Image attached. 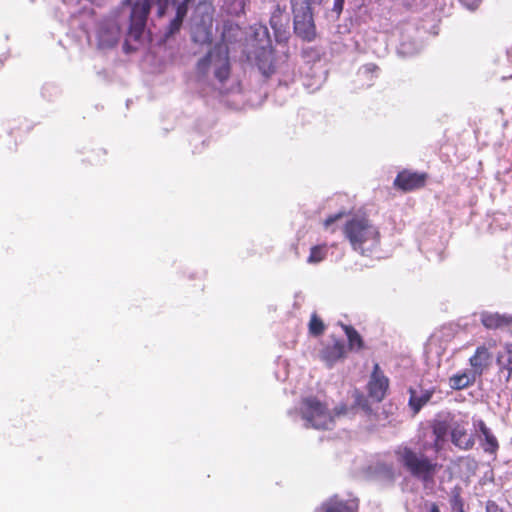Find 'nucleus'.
<instances>
[{"label": "nucleus", "mask_w": 512, "mask_h": 512, "mask_svg": "<svg viewBox=\"0 0 512 512\" xmlns=\"http://www.w3.org/2000/svg\"><path fill=\"white\" fill-rule=\"evenodd\" d=\"M343 233L352 249L362 256H371L380 246V231L366 215H353L346 221Z\"/></svg>", "instance_id": "f257e3e1"}, {"label": "nucleus", "mask_w": 512, "mask_h": 512, "mask_svg": "<svg viewBox=\"0 0 512 512\" xmlns=\"http://www.w3.org/2000/svg\"><path fill=\"white\" fill-rule=\"evenodd\" d=\"M395 455L402 467L423 483L434 482L435 476L442 468L436 460L408 446H399L395 450Z\"/></svg>", "instance_id": "f03ea898"}, {"label": "nucleus", "mask_w": 512, "mask_h": 512, "mask_svg": "<svg viewBox=\"0 0 512 512\" xmlns=\"http://www.w3.org/2000/svg\"><path fill=\"white\" fill-rule=\"evenodd\" d=\"M300 414L308 428L327 430L334 425V417L327 404L315 396H308L301 400Z\"/></svg>", "instance_id": "7ed1b4c3"}, {"label": "nucleus", "mask_w": 512, "mask_h": 512, "mask_svg": "<svg viewBox=\"0 0 512 512\" xmlns=\"http://www.w3.org/2000/svg\"><path fill=\"white\" fill-rule=\"evenodd\" d=\"M291 9L295 34L304 41H313L316 38V26L312 6L291 4Z\"/></svg>", "instance_id": "20e7f679"}, {"label": "nucleus", "mask_w": 512, "mask_h": 512, "mask_svg": "<svg viewBox=\"0 0 512 512\" xmlns=\"http://www.w3.org/2000/svg\"><path fill=\"white\" fill-rule=\"evenodd\" d=\"M154 0H136L131 8L128 37L138 41L146 27Z\"/></svg>", "instance_id": "39448f33"}, {"label": "nucleus", "mask_w": 512, "mask_h": 512, "mask_svg": "<svg viewBox=\"0 0 512 512\" xmlns=\"http://www.w3.org/2000/svg\"><path fill=\"white\" fill-rule=\"evenodd\" d=\"M473 428L483 452L496 458L500 449V442L493 430L483 419H473Z\"/></svg>", "instance_id": "423d86ee"}, {"label": "nucleus", "mask_w": 512, "mask_h": 512, "mask_svg": "<svg viewBox=\"0 0 512 512\" xmlns=\"http://www.w3.org/2000/svg\"><path fill=\"white\" fill-rule=\"evenodd\" d=\"M428 174L425 172L411 171L404 169L394 179V188L402 192H410L421 189L426 185Z\"/></svg>", "instance_id": "0eeeda50"}, {"label": "nucleus", "mask_w": 512, "mask_h": 512, "mask_svg": "<svg viewBox=\"0 0 512 512\" xmlns=\"http://www.w3.org/2000/svg\"><path fill=\"white\" fill-rule=\"evenodd\" d=\"M389 388V379L383 374L378 363L373 366V371L368 382V394L369 396L380 402L386 396Z\"/></svg>", "instance_id": "6e6552de"}, {"label": "nucleus", "mask_w": 512, "mask_h": 512, "mask_svg": "<svg viewBox=\"0 0 512 512\" xmlns=\"http://www.w3.org/2000/svg\"><path fill=\"white\" fill-rule=\"evenodd\" d=\"M467 423L455 422L451 427V442L460 450H471L475 445V439L468 434Z\"/></svg>", "instance_id": "1a4fd4ad"}, {"label": "nucleus", "mask_w": 512, "mask_h": 512, "mask_svg": "<svg viewBox=\"0 0 512 512\" xmlns=\"http://www.w3.org/2000/svg\"><path fill=\"white\" fill-rule=\"evenodd\" d=\"M492 355L485 345L476 348L474 354L469 358L471 370L481 377L491 364Z\"/></svg>", "instance_id": "9d476101"}, {"label": "nucleus", "mask_w": 512, "mask_h": 512, "mask_svg": "<svg viewBox=\"0 0 512 512\" xmlns=\"http://www.w3.org/2000/svg\"><path fill=\"white\" fill-rule=\"evenodd\" d=\"M345 353V343L337 339L331 345H327L322 349L320 358L327 366L332 367L337 361L345 357Z\"/></svg>", "instance_id": "9b49d317"}, {"label": "nucleus", "mask_w": 512, "mask_h": 512, "mask_svg": "<svg viewBox=\"0 0 512 512\" xmlns=\"http://www.w3.org/2000/svg\"><path fill=\"white\" fill-rule=\"evenodd\" d=\"M482 325L489 330H496L512 325V315L483 312L481 314Z\"/></svg>", "instance_id": "f8f14e48"}, {"label": "nucleus", "mask_w": 512, "mask_h": 512, "mask_svg": "<svg viewBox=\"0 0 512 512\" xmlns=\"http://www.w3.org/2000/svg\"><path fill=\"white\" fill-rule=\"evenodd\" d=\"M496 364L499 373H505V381L508 382L512 378V343H506L504 351L497 353Z\"/></svg>", "instance_id": "ddd939ff"}, {"label": "nucleus", "mask_w": 512, "mask_h": 512, "mask_svg": "<svg viewBox=\"0 0 512 512\" xmlns=\"http://www.w3.org/2000/svg\"><path fill=\"white\" fill-rule=\"evenodd\" d=\"M322 509L324 512H358V501L331 498L322 505Z\"/></svg>", "instance_id": "4468645a"}, {"label": "nucleus", "mask_w": 512, "mask_h": 512, "mask_svg": "<svg viewBox=\"0 0 512 512\" xmlns=\"http://www.w3.org/2000/svg\"><path fill=\"white\" fill-rule=\"evenodd\" d=\"M434 392V388L421 390L420 394H418V392L413 388L409 389V406L414 414H417L422 409V407L430 401Z\"/></svg>", "instance_id": "2eb2a0df"}, {"label": "nucleus", "mask_w": 512, "mask_h": 512, "mask_svg": "<svg viewBox=\"0 0 512 512\" xmlns=\"http://www.w3.org/2000/svg\"><path fill=\"white\" fill-rule=\"evenodd\" d=\"M214 75L224 83L230 77V62L227 53L217 50Z\"/></svg>", "instance_id": "dca6fc26"}, {"label": "nucleus", "mask_w": 512, "mask_h": 512, "mask_svg": "<svg viewBox=\"0 0 512 512\" xmlns=\"http://www.w3.org/2000/svg\"><path fill=\"white\" fill-rule=\"evenodd\" d=\"M478 376L472 371H463L450 377L449 384L454 390H462L473 385Z\"/></svg>", "instance_id": "f3484780"}, {"label": "nucleus", "mask_w": 512, "mask_h": 512, "mask_svg": "<svg viewBox=\"0 0 512 512\" xmlns=\"http://www.w3.org/2000/svg\"><path fill=\"white\" fill-rule=\"evenodd\" d=\"M287 22L286 6L280 5L279 3L275 4L269 20L270 26L275 33H278L282 31Z\"/></svg>", "instance_id": "a211bd4d"}, {"label": "nucleus", "mask_w": 512, "mask_h": 512, "mask_svg": "<svg viewBox=\"0 0 512 512\" xmlns=\"http://www.w3.org/2000/svg\"><path fill=\"white\" fill-rule=\"evenodd\" d=\"M341 327L347 336L349 348H356L357 350L363 349L364 342L358 331L354 327L346 324H341Z\"/></svg>", "instance_id": "6ab92c4d"}, {"label": "nucleus", "mask_w": 512, "mask_h": 512, "mask_svg": "<svg viewBox=\"0 0 512 512\" xmlns=\"http://www.w3.org/2000/svg\"><path fill=\"white\" fill-rule=\"evenodd\" d=\"M448 424L445 421H437L432 426V432L435 436L434 447L438 450L448 433Z\"/></svg>", "instance_id": "aec40b11"}, {"label": "nucleus", "mask_w": 512, "mask_h": 512, "mask_svg": "<svg viewBox=\"0 0 512 512\" xmlns=\"http://www.w3.org/2000/svg\"><path fill=\"white\" fill-rule=\"evenodd\" d=\"M327 252L328 249L326 244L315 245L310 249V254L308 256L307 262L310 264L320 263L326 258Z\"/></svg>", "instance_id": "412c9836"}, {"label": "nucleus", "mask_w": 512, "mask_h": 512, "mask_svg": "<svg viewBox=\"0 0 512 512\" xmlns=\"http://www.w3.org/2000/svg\"><path fill=\"white\" fill-rule=\"evenodd\" d=\"M449 502L452 512H466L464 509V500L461 496L460 487H455L452 489Z\"/></svg>", "instance_id": "4be33fe9"}, {"label": "nucleus", "mask_w": 512, "mask_h": 512, "mask_svg": "<svg viewBox=\"0 0 512 512\" xmlns=\"http://www.w3.org/2000/svg\"><path fill=\"white\" fill-rule=\"evenodd\" d=\"M308 330L309 333L315 337L322 335L325 331V324L316 313L311 315Z\"/></svg>", "instance_id": "5701e85b"}, {"label": "nucleus", "mask_w": 512, "mask_h": 512, "mask_svg": "<svg viewBox=\"0 0 512 512\" xmlns=\"http://www.w3.org/2000/svg\"><path fill=\"white\" fill-rule=\"evenodd\" d=\"M217 51H210L206 56L201 58L197 63V71L202 75H206L208 73L210 65L215 63L216 61Z\"/></svg>", "instance_id": "b1692460"}, {"label": "nucleus", "mask_w": 512, "mask_h": 512, "mask_svg": "<svg viewBox=\"0 0 512 512\" xmlns=\"http://www.w3.org/2000/svg\"><path fill=\"white\" fill-rule=\"evenodd\" d=\"M183 21H184L183 19L174 16V18L169 22V24L165 28V31H164L165 40L170 39L171 37H173L174 35H176L177 33L180 32Z\"/></svg>", "instance_id": "393cba45"}, {"label": "nucleus", "mask_w": 512, "mask_h": 512, "mask_svg": "<svg viewBox=\"0 0 512 512\" xmlns=\"http://www.w3.org/2000/svg\"><path fill=\"white\" fill-rule=\"evenodd\" d=\"M192 2V0H182L176 5V17H179L184 20L188 13L189 4Z\"/></svg>", "instance_id": "a878e982"}, {"label": "nucleus", "mask_w": 512, "mask_h": 512, "mask_svg": "<svg viewBox=\"0 0 512 512\" xmlns=\"http://www.w3.org/2000/svg\"><path fill=\"white\" fill-rule=\"evenodd\" d=\"M156 7H157V16L159 18L164 17L166 14L170 4L173 2V0H154Z\"/></svg>", "instance_id": "bb28decb"}, {"label": "nucleus", "mask_w": 512, "mask_h": 512, "mask_svg": "<svg viewBox=\"0 0 512 512\" xmlns=\"http://www.w3.org/2000/svg\"><path fill=\"white\" fill-rule=\"evenodd\" d=\"M485 512H505L494 500H488L485 503Z\"/></svg>", "instance_id": "cd10ccee"}, {"label": "nucleus", "mask_w": 512, "mask_h": 512, "mask_svg": "<svg viewBox=\"0 0 512 512\" xmlns=\"http://www.w3.org/2000/svg\"><path fill=\"white\" fill-rule=\"evenodd\" d=\"M348 412H349V407L346 404L341 403L333 409L332 415L335 418V417L347 415Z\"/></svg>", "instance_id": "c85d7f7f"}, {"label": "nucleus", "mask_w": 512, "mask_h": 512, "mask_svg": "<svg viewBox=\"0 0 512 512\" xmlns=\"http://www.w3.org/2000/svg\"><path fill=\"white\" fill-rule=\"evenodd\" d=\"M343 216H344L343 212H339V213H336V214L328 216L324 220V223H323L324 227L326 229H328L334 222H336L337 220L341 219Z\"/></svg>", "instance_id": "c756f323"}, {"label": "nucleus", "mask_w": 512, "mask_h": 512, "mask_svg": "<svg viewBox=\"0 0 512 512\" xmlns=\"http://www.w3.org/2000/svg\"><path fill=\"white\" fill-rule=\"evenodd\" d=\"M344 0H334L332 12L335 13L336 18H339L343 11Z\"/></svg>", "instance_id": "7c9ffc66"}, {"label": "nucleus", "mask_w": 512, "mask_h": 512, "mask_svg": "<svg viewBox=\"0 0 512 512\" xmlns=\"http://www.w3.org/2000/svg\"><path fill=\"white\" fill-rule=\"evenodd\" d=\"M318 0H290L291 4L312 6Z\"/></svg>", "instance_id": "2f4dec72"}, {"label": "nucleus", "mask_w": 512, "mask_h": 512, "mask_svg": "<svg viewBox=\"0 0 512 512\" xmlns=\"http://www.w3.org/2000/svg\"><path fill=\"white\" fill-rule=\"evenodd\" d=\"M377 69L378 67L375 64H367L363 66V71L365 73H374L375 71H377Z\"/></svg>", "instance_id": "473e14b6"}, {"label": "nucleus", "mask_w": 512, "mask_h": 512, "mask_svg": "<svg viewBox=\"0 0 512 512\" xmlns=\"http://www.w3.org/2000/svg\"><path fill=\"white\" fill-rule=\"evenodd\" d=\"M118 34H119V31H118V28H116V31H115V36L114 38L107 44L108 47H113L117 44L118 42Z\"/></svg>", "instance_id": "72a5a7b5"}, {"label": "nucleus", "mask_w": 512, "mask_h": 512, "mask_svg": "<svg viewBox=\"0 0 512 512\" xmlns=\"http://www.w3.org/2000/svg\"><path fill=\"white\" fill-rule=\"evenodd\" d=\"M123 49L126 53H130L135 50V48L131 47L128 43V40L124 42Z\"/></svg>", "instance_id": "f704fd0d"}, {"label": "nucleus", "mask_w": 512, "mask_h": 512, "mask_svg": "<svg viewBox=\"0 0 512 512\" xmlns=\"http://www.w3.org/2000/svg\"><path fill=\"white\" fill-rule=\"evenodd\" d=\"M429 512H441L439 506L436 503H431Z\"/></svg>", "instance_id": "c9c22d12"}, {"label": "nucleus", "mask_w": 512, "mask_h": 512, "mask_svg": "<svg viewBox=\"0 0 512 512\" xmlns=\"http://www.w3.org/2000/svg\"><path fill=\"white\" fill-rule=\"evenodd\" d=\"M126 2H130L131 0H125Z\"/></svg>", "instance_id": "e433bc0d"}]
</instances>
